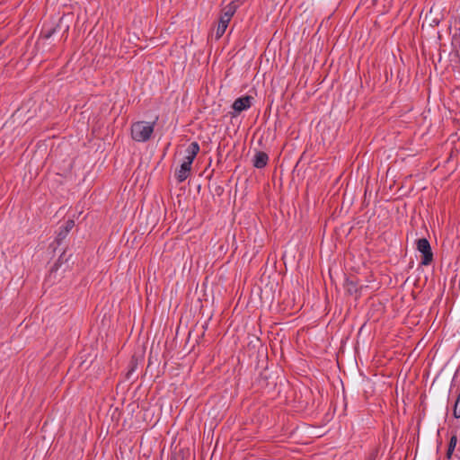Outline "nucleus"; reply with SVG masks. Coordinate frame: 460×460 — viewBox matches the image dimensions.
<instances>
[{
    "label": "nucleus",
    "mask_w": 460,
    "mask_h": 460,
    "mask_svg": "<svg viewBox=\"0 0 460 460\" xmlns=\"http://www.w3.org/2000/svg\"><path fill=\"white\" fill-rule=\"evenodd\" d=\"M199 151V146L197 142H192L186 149V155L180 169L176 172L175 176L178 181H184L190 175L191 164Z\"/></svg>",
    "instance_id": "obj_1"
},
{
    "label": "nucleus",
    "mask_w": 460,
    "mask_h": 460,
    "mask_svg": "<svg viewBox=\"0 0 460 460\" xmlns=\"http://www.w3.org/2000/svg\"><path fill=\"white\" fill-rule=\"evenodd\" d=\"M155 122L137 121L131 125L130 134L133 140L137 142L148 141L155 130Z\"/></svg>",
    "instance_id": "obj_2"
},
{
    "label": "nucleus",
    "mask_w": 460,
    "mask_h": 460,
    "mask_svg": "<svg viewBox=\"0 0 460 460\" xmlns=\"http://www.w3.org/2000/svg\"><path fill=\"white\" fill-rule=\"evenodd\" d=\"M416 249L420 253L421 264L429 265L433 261V252L430 244L426 238H420L416 241Z\"/></svg>",
    "instance_id": "obj_3"
},
{
    "label": "nucleus",
    "mask_w": 460,
    "mask_h": 460,
    "mask_svg": "<svg viewBox=\"0 0 460 460\" xmlns=\"http://www.w3.org/2000/svg\"><path fill=\"white\" fill-rule=\"evenodd\" d=\"M252 97L251 96H242L237 98L232 105V108L235 113L234 116H236L240 112L248 110L252 106Z\"/></svg>",
    "instance_id": "obj_4"
},
{
    "label": "nucleus",
    "mask_w": 460,
    "mask_h": 460,
    "mask_svg": "<svg viewBox=\"0 0 460 460\" xmlns=\"http://www.w3.org/2000/svg\"><path fill=\"white\" fill-rule=\"evenodd\" d=\"M230 21H231V19L226 18V16L221 14V16L219 18L217 28L216 31V38L217 39H219L224 35L226 28L228 27Z\"/></svg>",
    "instance_id": "obj_5"
},
{
    "label": "nucleus",
    "mask_w": 460,
    "mask_h": 460,
    "mask_svg": "<svg viewBox=\"0 0 460 460\" xmlns=\"http://www.w3.org/2000/svg\"><path fill=\"white\" fill-rule=\"evenodd\" d=\"M268 160H269V157H268L267 154H265L263 152H258L254 155L253 165L256 168H263L264 166H266Z\"/></svg>",
    "instance_id": "obj_6"
},
{
    "label": "nucleus",
    "mask_w": 460,
    "mask_h": 460,
    "mask_svg": "<svg viewBox=\"0 0 460 460\" xmlns=\"http://www.w3.org/2000/svg\"><path fill=\"white\" fill-rule=\"evenodd\" d=\"M237 5L234 2H231L228 5H226L222 13V15L226 16V18L232 19L233 15L236 12Z\"/></svg>",
    "instance_id": "obj_7"
},
{
    "label": "nucleus",
    "mask_w": 460,
    "mask_h": 460,
    "mask_svg": "<svg viewBox=\"0 0 460 460\" xmlns=\"http://www.w3.org/2000/svg\"><path fill=\"white\" fill-rule=\"evenodd\" d=\"M457 444L456 436H452L449 441L448 449H447V456L450 457L452 453L454 452Z\"/></svg>",
    "instance_id": "obj_8"
},
{
    "label": "nucleus",
    "mask_w": 460,
    "mask_h": 460,
    "mask_svg": "<svg viewBox=\"0 0 460 460\" xmlns=\"http://www.w3.org/2000/svg\"><path fill=\"white\" fill-rule=\"evenodd\" d=\"M75 226V222L73 220H68L65 225L64 235H66Z\"/></svg>",
    "instance_id": "obj_9"
},
{
    "label": "nucleus",
    "mask_w": 460,
    "mask_h": 460,
    "mask_svg": "<svg viewBox=\"0 0 460 460\" xmlns=\"http://www.w3.org/2000/svg\"><path fill=\"white\" fill-rule=\"evenodd\" d=\"M171 460H180L177 456H173L171 457Z\"/></svg>",
    "instance_id": "obj_10"
}]
</instances>
